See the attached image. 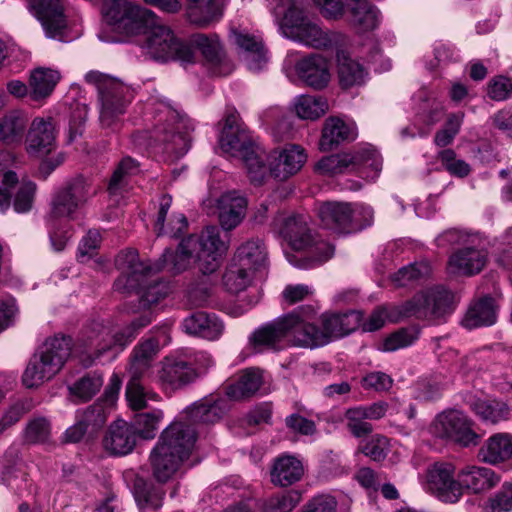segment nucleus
I'll list each match as a JSON object with an SVG mask.
<instances>
[{
    "mask_svg": "<svg viewBox=\"0 0 512 512\" xmlns=\"http://www.w3.org/2000/svg\"><path fill=\"white\" fill-rule=\"evenodd\" d=\"M198 431L192 418L175 419L161 433L150 454L154 478L169 481L197 449Z\"/></svg>",
    "mask_w": 512,
    "mask_h": 512,
    "instance_id": "f257e3e1",
    "label": "nucleus"
},
{
    "mask_svg": "<svg viewBox=\"0 0 512 512\" xmlns=\"http://www.w3.org/2000/svg\"><path fill=\"white\" fill-rule=\"evenodd\" d=\"M115 266L120 275L114 282V289L121 293L135 291L145 309L157 304L170 292L166 282L152 278L158 271L152 264L141 261L134 249L120 251L115 258Z\"/></svg>",
    "mask_w": 512,
    "mask_h": 512,
    "instance_id": "f03ea898",
    "label": "nucleus"
},
{
    "mask_svg": "<svg viewBox=\"0 0 512 512\" xmlns=\"http://www.w3.org/2000/svg\"><path fill=\"white\" fill-rule=\"evenodd\" d=\"M269 6L277 19L283 15L280 27L288 38L324 50L337 49L343 43L341 34L323 30L297 0H269Z\"/></svg>",
    "mask_w": 512,
    "mask_h": 512,
    "instance_id": "7ed1b4c3",
    "label": "nucleus"
},
{
    "mask_svg": "<svg viewBox=\"0 0 512 512\" xmlns=\"http://www.w3.org/2000/svg\"><path fill=\"white\" fill-rule=\"evenodd\" d=\"M262 384L263 377L259 369H245L226 385L225 396L210 395L204 397L188 406L185 413L187 416H221L231 410V401H240L252 397Z\"/></svg>",
    "mask_w": 512,
    "mask_h": 512,
    "instance_id": "20e7f679",
    "label": "nucleus"
},
{
    "mask_svg": "<svg viewBox=\"0 0 512 512\" xmlns=\"http://www.w3.org/2000/svg\"><path fill=\"white\" fill-rule=\"evenodd\" d=\"M72 347L70 336L57 334L47 338L31 357L22 377L23 384L33 388L53 378L70 357Z\"/></svg>",
    "mask_w": 512,
    "mask_h": 512,
    "instance_id": "39448f33",
    "label": "nucleus"
},
{
    "mask_svg": "<svg viewBox=\"0 0 512 512\" xmlns=\"http://www.w3.org/2000/svg\"><path fill=\"white\" fill-rule=\"evenodd\" d=\"M84 79L98 91L101 125L115 129L120 115L125 113L134 97L133 90L118 79L97 70L86 73Z\"/></svg>",
    "mask_w": 512,
    "mask_h": 512,
    "instance_id": "423d86ee",
    "label": "nucleus"
},
{
    "mask_svg": "<svg viewBox=\"0 0 512 512\" xmlns=\"http://www.w3.org/2000/svg\"><path fill=\"white\" fill-rule=\"evenodd\" d=\"M281 233L295 251L305 250V255L298 261L287 256L290 263L300 268H310L329 260L334 254V247L326 241H313L307 226V218L293 215L285 219Z\"/></svg>",
    "mask_w": 512,
    "mask_h": 512,
    "instance_id": "0eeeda50",
    "label": "nucleus"
},
{
    "mask_svg": "<svg viewBox=\"0 0 512 512\" xmlns=\"http://www.w3.org/2000/svg\"><path fill=\"white\" fill-rule=\"evenodd\" d=\"M145 28L141 47L152 59L159 61L177 60L182 63H193L195 53L179 39L173 30L162 24H156V17Z\"/></svg>",
    "mask_w": 512,
    "mask_h": 512,
    "instance_id": "6e6552de",
    "label": "nucleus"
},
{
    "mask_svg": "<svg viewBox=\"0 0 512 512\" xmlns=\"http://www.w3.org/2000/svg\"><path fill=\"white\" fill-rule=\"evenodd\" d=\"M456 306L455 295L448 289L437 286L416 294L412 299L393 308L396 314L389 315L393 321L400 318L440 319L451 314Z\"/></svg>",
    "mask_w": 512,
    "mask_h": 512,
    "instance_id": "1a4fd4ad",
    "label": "nucleus"
},
{
    "mask_svg": "<svg viewBox=\"0 0 512 512\" xmlns=\"http://www.w3.org/2000/svg\"><path fill=\"white\" fill-rule=\"evenodd\" d=\"M135 337V330L129 325L121 330L113 331L103 322L93 321L84 328L78 340L79 346L87 354V357L83 359L84 365L91 366L95 360L110 350L116 348L122 350Z\"/></svg>",
    "mask_w": 512,
    "mask_h": 512,
    "instance_id": "9d476101",
    "label": "nucleus"
},
{
    "mask_svg": "<svg viewBox=\"0 0 512 512\" xmlns=\"http://www.w3.org/2000/svg\"><path fill=\"white\" fill-rule=\"evenodd\" d=\"M156 123L151 131V139L162 145L169 154L181 156L188 150V137L183 129L184 119L168 104L160 103L155 109Z\"/></svg>",
    "mask_w": 512,
    "mask_h": 512,
    "instance_id": "9b49d317",
    "label": "nucleus"
},
{
    "mask_svg": "<svg viewBox=\"0 0 512 512\" xmlns=\"http://www.w3.org/2000/svg\"><path fill=\"white\" fill-rule=\"evenodd\" d=\"M316 315L315 308L308 305L282 316L287 345L302 348L325 345V337L315 324Z\"/></svg>",
    "mask_w": 512,
    "mask_h": 512,
    "instance_id": "f8f14e48",
    "label": "nucleus"
},
{
    "mask_svg": "<svg viewBox=\"0 0 512 512\" xmlns=\"http://www.w3.org/2000/svg\"><path fill=\"white\" fill-rule=\"evenodd\" d=\"M369 208L353 207L349 203L324 202L318 208L323 225L341 233H352L369 225L372 219Z\"/></svg>",
    "mask_w": 512,
    "mask_h": 512,
    "instance_id": "ddd939ff",
    "label": "nucleus"
},
{
    "mask_svg": "<svg viewBox=\"0 0 512 512\" xmlns=\"http://www.w3.org/2000/svg\"><path fill=\"white\" fill-rule=\"evenodd\" d=\"M220 234L219 228L208 226L201 234L189 236L196 242L193 246L198 267L205 276L214 273L220 267L221 260L228 250V243L221 239Z\"/></svg>",
    "mask_w": 512,
    "mask_h": 512,
    "instance_id": "4468645a",
    "label": "nucleus"
},
{
    "mask_svg": "<svg viewBox=\"0 0 512 512\" xmlns=\"http://www.w3.org/2000/svg\"><path fill=\"white\" fill-rule=\"evenodd\" d=\"M94 194L91 181L82 175L67 181L54 195L50 216L53 218L72 217Z\"/></svg>",
    "mask_w": 512,
    "mask_h": 512,
    "instance_id": "2eb2a0df",
    "label": "nucleus"
},
{
    "mask_svg": "<svg viewBox=\"0 0 512 512\" xmlns=\"http://www.w3.org/2000/svg\"><path fill=\"white\" fill-rule=\"evenodd\" d=\"M427 491L443 502L456 503L463 495L459 479H455V466L448 462H435L425 472Z\"/></svg>",
    "mask_w": 512,
    "mask_h": 512,
    "instance_id": "dca6fc26",
    "label": "nucleus"
},
{
    "mask_svg": "<svg viewBox=\"0 0 512 512\" xmlns=\"http://www.w3.org/2000/svg\"><path fill=\"white\" fill-rule=\"evenodd\" d=\"M105 16L110 23L123 26L131 32L142 29L156 17L153 11L129 0H107Z\"/></svg>",
    "mask_w": 512,
    "mask_h": 512,
    "instance_id": "f3484780",
    "label": "nucleus"
},
{
    "mask_svg": "<svg viewBox=\"0 0 512 512\" xmlns=\"http://www.w3.org/2000/svg\"><path fill=\"white\" fill-rule=\"evenodd\" d=\"M219 145L223 152L241 159L257 147L249 130L240 122L236 111L226 115L219 136Z\"/></svg>",
    "mask_w": 512,
    "mask_h": 512,
    "instance_id": "a211bd4d",
    "label": "nucleus"
},
{
    "mask_svg": "<svg viewBox=\"0 0 512 512\" xmlns=\"http://www.w3.org/2000/svg\"><path fill=\"white\" fill-rule=\"evenodd\" d=\"M429 430L435 437L452 441L462 447L476 446L482 438V434L476 431L469 418H436Z\"/></svg>",
    "mask_w": 512,
    "mask_h": 512,
    "instance_id": "6ab92c4d",
    "label": "nucleus"
},
{
    "mask_svg": "<svg viewBox=\"0 0 512 512\" xmlns=\"http://www.w3.org/2000/svg\"><path fill=\"white\" fill-rule=\"evenodd\" d=\"M191 50H197L202 57L213 67L214 73L219 76L228 75L233 70V65L226 59L223 46L217 34L196 33L191 35L186 42Z\"/></svg>",
    "mask_w": 512,
    "mask_h": 512,
    "instance_id": "aec40b11",
    "label": "nucleus"
},
{
    "mask_svg": "<svg viewBox=\"0 0 512 512\" xmlns=\"http://www.w3.org/2000/svg\"><path fill=\"white\" fill-rule=\"evenodd\" d=\"M28 8L41 22L48 37L62 39L67 26L63 0H29Z\"/></svg>",
    "mask_w": 512,
    "mask_h": 512,
    "instance_id": "412c9836",
    "label": "nucleus"
},
{
    "mask_svg": "<svg viewBox=\"0 0 512 512\" xmlns=\"http://www.w3.org/2000/svg\"><path fill=\"white\" fill-rule=\"evenodd\" d=\"M56 148V131L51 118L37 117L26 135V151L34 157H43Z\"/></svg>",
    "mask_w": 512,
    "mask_h": 512,
    "instance_id": "4be33fe9",
    "label": "nucleus"
},
{
    "mask_svg": "<svg viewBox=\"0 0 512 512\" xmlns=\"http://www.w3.org/2000/svg\"><path fill=\"white\" fill-rule=\"evenodd\" d=\"M488 253L483 248L465 246L453 252L448 260L449 273L471 277L479 274L485 267Z\"/></svg>",
    "mask_w": 512,
    "mask_h": 512,
    "instance_id": "5701e85b",
    "label": "nucleus"
},
{
    "mask_svg": "<svg viewBox=\"0 0 512 512\" xmlns=\"http://www.w3.org/2000/svg\"><path fill=\"white\" fill-rule=\"evenodd\" d=\"M307 161L305 149L297 144L286 145L270 162L271 176L279 181H285L297 174Z\"/></svg>",
    "mask_w": 512,
    "mask_h": 512,
    "instance_id": "b1692460",
    "label": "nucleus"
},
{
    "mask_svg": "<svg viewBox=\"0 0 512 512\" xmlns=\"http://www.w3.org/2000/svg\"><path fill=\"white\" fill-rule=\"evenodd\" d=\"M301 500L297 490H289L272 495L263 505L256 501H244L226 509L224 512H291Z\"/></svg>",
    "mask_w": 512,
    "mask_h": 512,
    "instance_id": "393cba45",
    "label": "nucleus"
},
{
    "mask_svg": "<svg viewBox=\"0 0 512 512\" xmlns=\"http://www.w3.org/2000/svg\"><path fill=\"white\" fill-rule=\"evenodd\" d=\"M295 69L299 79L316 90L325 88L331 78L328 61L319 54L302 58Z\"/></svg>",
    "mask_w": 512,
    "mask_h": 512,
    "instance_id": "a878e982",
    "label": "nucleus"
},
{
    "mask_svg": "<svg viewBox=\"0 0 512 512\" xmlns=\"http://www.w3.org/2000/svg\"><path fill=\"white\" fill-rule=\"evenodd\" d=\"M102 443L111 455L129 454L136 446L131 424L123 418H117L109 425Z\"/></svg>",
    "mask_w": 512,
    "mask_h": 512,
    "instance_id": "bb28decb",
    "label": "nucleus"
},
{
    "mask_svg": "<svg viewBox=\"0 0 512 512\" xmlns=\"http://www.w3.org/2000/svg\"><path fill=\"white\" fill-rule=\"evenodd\" d=\"M461 492L466 489L469 493L480 494L494 488L500 482V476L491 468L477 465H467L458 472Z\"/></svg>",
    "mask_w": 512,
    "mask_h": 512,
    "instance_id": "cd10ccee",
    "label": "nucleus"
},
{
    "mask_svg": "<svg viewBox=\"0 0 512 512\" xmlns=\"http://www.w3.org/2000/svg\"><path fill=\"white\" fill-rule=\"evenodd\" d=\"M196 242L187 237L175 250L166 249L160 260L152 265L155 271L167 270L171 273H181L187 270L193 262H197L194 246Z\"/></svg>",
    "mask_w": 512,
    "mask_h": 512,
    "instance_id": "c85d7f7f",
    "label": "nucleus"
},
{
    "mask_svg": "<svg viewBox=\"0 0 512 512\" xmlns=\"http://www.w3.org/2000/svg\"><path fill=\"white\" fill-rule=\"evenodd\" d=\"M183 331L189 335L214 341L224 332V324L213 313L197 311L187 316L182 322Z\"/></svg>",
    "mask_w": 512,
    "mask_h": 512,
    "instance_id": "c756f323",
    "label": "nucleus"
},
{
    "mask_svg": "<svg viewBox=\"0 0 512 512\" xmlns=\"http://www.w3.org/2000/svg\"><path fill=\"white\" fill-rule=\"evenodd\" d=\"M304 473L305 469L301 460L293 455L283 453L274 459L270 470V479L275 486L288 487L299 482Z\"/></svg>",
    "mask_w": 512,
    "mask_h": 512,
    "instance_id": "7c9ffc66",
    "label": "nucleus"
},
{
    "mask_svg": "<svg viewBox=\"0 0 512 512\" xmlns=\"http://www.w3.org/2000/svg\"><path fill=\"white\" fill-rule=\"evenodd\" d=\"M233 262L256 275L263 276L267 267V251L259 239H251L241 244L234 255Z\"/></svg>",
    "mask_w": 512,
    "mask_h": 512,
    "instance_id": "2f4dec72",
    "label": "nucleus"
},
{
    "mask_svg": "<svg viewBox=\"0 0 512 512\" xmlns=\"http://www.w3.org/2000/svg\"><path fill=\"white\" fill-rule=\"evenodd\" d=\"M349 23L358 32H368L380 24L379 9L369 0H346Z\"/></svg>",
    "mask_w": 512,
    "mask_h": 512,
    "instance_id": "473e14b6",
    "label": "nucleus"
},
{
    "mask_svg": "<svg viewBox=\"0 0 512 512\" xmlns=\"http://www.w3.org/2000/svg\"><path fill=\"white\" fill-rule=\"evenodd\" d=\"M219 221L221 227L230 231L243 220L247 209V200L236 191L224 193L218 200Z\"/></svg>",
    "mask_w": 512,
    "mask_h": 512,
    "instance_id": "72a5a7b5",
    "label": "nucleus"
},
{
    "mask_svg": "<svg viewBox=\"0 0 512 512\" xmlns=\"http://www.w3.org/2000/svg\"><path fill=\"white\" fill-rule=\"evenodd\" d=\"M249 339L250 343L258 351L265 349H282L287 345L283 317H279L259 327L252 333Z\"/></svg>",
    "mask_w": 512,
    "mask_h": 512,
    "instance_id": "f704fd0d",
    "label": "nucleus"
},
{
    "mask_svg": "<svg viewBox=\"0 0 512 512\" xmlns=\"http://www.w3.org/2000/svg\"><path fill=\"white\" fill-rule=\"evenodd\" d=\"M480 459L491 465L512 461V435L496 433L479 450Z\"/></svg>",
    "mask_w": 512,
    "mask_h": 512,
    "instance_id": "c9c22d12",
    "label": "nucleus"
},
{
    "mask_svg": "<svg viewBox=\"0 0 512 512\" xmlns=\"http://www.w3.org/2000/svg\"><path fill=\"white\" fill-rule=\"evenodd\" d=\"M29 118L21 110H11L0 118V142L5 145L20 144L28 127Z\"/></svg>",
    "mask_w": 512,
    "mask_h": 512,
    "instance_id": "e433bc0d",
    "label": "nucleus"
},
{
    "mask_svg": "<svg viewBox=\"0 0 512 512\" xmlns=\"http://www.w3.org/2000/svg\"><path fill=\"white\" fill-rule=\"evenodd\" d=\"M354 138V129L350 125L338 117H329L325 120L322 129L319 148L322 151H330L339 144Z\"/></svg>",
    "mask_w": 512,
    "mask_h": 512,
    "instance_id": "4c0bfd02",
    "label": "nucleus"
},
{
    "mask_svg": "<svg viewBox=\"0 0 512 512\" xmlns=\"http://www.w3.org/2000/svg\"><path fill=\"white\" fill-rule=\"evenodd\" d=\"M196 377L195 369L184 360L166 358L163 362L160 379L174 389L191 383Z\"/></svg>",
    "mask_w": 512,
    "mask_h": 512,
    "instance_id": "58836bf2",
    "label": "nucleus"
},
{
    "mask_svg": "<svg viewBox=\"0 0 512 512\" xmlns=\"http://www.w3.org/2000/svg\"><path fill=\"white\" fill-rule=\"evenodd\" d=\"M226 2L227 0L193 1V3L188 4L187 18L192 24L205 27L222 15Z\"/></svg>",
    "mask_w": 512,
    "mask_h": 512,
    "instance_id": "ea45409f",
    "label": "nucleus"
},
{
    "mask_svg": "<svg viewBox=\"0 0 512 512\" xmlns=\"http://www.w3.org/2000/svg\"><path fill=\"white\" fill-rule=\"evenodd\" d=\"M496 322V307L491 297H483L470 305L462 321L468 329L490 326Z\"/></svg>",
    "mask_w": 512,
    "mask_h": 512,
    "instance_id": "a19ab883",
    "label": "nucleus"
},
{
    "mask_svg": "<svg viewBox=\"0 0 512 512\" xmlns=\"http://www.w3.org/2000/svg\"><path fill=\"white\" fill-rule=\"evenodd\" d=\"M59 75L52 69L38 68L31 73L29 86L30 98L33 101L46 99L53 92Z\"/></svg>",
    "mask_w": 512,
    "mask_h": 512,
    "instance_id": "79ce46f5",
    "label": "nucleus"
},
{
    "mask_svg": "<svg viewBox=\"0 0 512 512\" xmlns=\"http://www.w3.org/2000/svg\"><path fill=\"white\" fill-rule=\"evenodd\" d=\"M235 43L246 55L250 70H260L266 63V51L261 40L246 33H235Z\"/></svg>",
    "mask_w": 512,
    "mask_h": 512,
    "instance_id": "37998d69",
    "label": "nucleus"
},
{
    "mask_svg": "<svg viewBox=\"0 0 512 512\" xmlns=\"http://www.w3.org/2000/svg\"><path fill=\"white\" fill-rule=\"evenodd\" d=\"M337 61L339 83L342 88L347 89L364 82L366 72L361 64L339 51H337Z\"/></svg>",
    "mask_w": 512,
    "mask_h": 512,
    "instance_id": "c03bdc74",
    "label": "nucleus"
},
{
    "mask_svg": "<svg viewBox=\"0 0 512 512\" xmlns=\"http://www.w3.org/2000/svg\"><path fill=\"white\" fill-rule=\"evenodd\" d=\"M297 116L303 120H316L328 111V102L321 96L301 95L294 101Z\"/></svg>",
    "mask_w": 512,
    "mask_h": 512,
    "instance_id": "a18cd8bd",
    "label": "nucleus"
},
{
    "mask_svg": "<svg viewBox=\"0 0 512 512\" xmlns=\"http://www.w3.org/2000/svg\"><path fill=\"white\" fill-rule=\"evenodd\" d=\"M139 377L140 375L133 374L126 386V400L134 411L151 408L149 402L157 401L159 397L155 392L146 391L139 383Z\"/></svg>",
    "mask_w": 512,
    "mask_h": 512,
    "instance_id": "49530a36",
    "label": "nucleus"
},
{
    "mask_svg": "<svg viewBox=\"0 0 512 512\" xmlns=\"http://www.w3.org/2000/svg\"><path fill=\"white\" fill-rule=\"evenodd\" d=\"M120 387L121 380L117 375H113L104 395L89 407L91 416L100 417L113 413L116 409Z\"/></svg>",
    "mask_w": 512,
    "mask_h": 512,
    "instance_id": "de8ad7c7",
    "label": "nucleus"
},
{
    "mask_svg": "<svg viewBox=\"0 0 512 512\" xmlns=\"http://www.w3.org/2000/svg\"><path fill=\"white\" fill-rule=\"evenodd\" d=\"M316 169L325 175H336L355 170L354 152L333 154L323 157Z\"/></svg>",
    "mask_w": 512,
    "mask_h": 512,
    "instance_id": "09e8293b",
    "label": "nucleus"
},
{
    "mask_svg": "<svg viewBox=\"0 0 512 512\" xmlns=\"http://www.w3.org/2000/svg\"><path fill=\"white\" fill-rule=\"evenodd\" d=\"M158 341L154 338L140 342L133 350L130 370L132 374L141 375L150 366V361L157 354Z\"/></svg>",
    "mask_w": 512,
    "mask_h": 512,
    "instance_id": "8fccbe9b",
    "label": "nucleus"
},
{
    "mask_svg": "<svg viewBox=\"0 0 512 512\" xmlns=\"http://www.w3.org/2000/svg\"><path fill=\"white\" fill-rule=\"evenodd\" d=\"M255 277H257L256 274L233 262L231 267L225 272L223 281L228 291L239 293L245 290Z\"/></svg>",
    "mask_w": 512,
    "mask_h": 512,
    "instance_id": "3c124183",
    "label": "nucleus"
},
{
    "mask_svg": "<svg viewBox=\"0 0 512 512\" xmlns=\"http://www.w3.org/2000/svg\"><path fill=\"white\" fill-rule=\"evenodd\" d=\"M430 274V266L427 263H414L402 267L391 277L396 287H406L412 285Z\"/></svg>",
    "mask_w": 512,
    "mask_h": 512,
    "instance_id": "603ef678",
    "label": "nucleus"
},
{
    "mask_svg": "<svg viewBox=\"0 0 512 512\" xmlns=\"http://www.w3.org/2000/svg\"><path fill=\"white\" fill-rule=\"evenodd\" d=\"M103 385L101 375L93 373L87 374L69 387L70 394L79 401L85 402L90 400Z\"/></svg>",
    "mask_w": 512,
    "mask_h": 512,
    "instance_id": "864d4df0",
    "label": "nucleus"
},
{
    "mask_svg": "<svg viewBox=\"0 0 512 512\" xmlns=\"http://www.w3.org/2000/svg\"><path fill=\"white\" fill-rule=\"evenodd\" d=\"M137 166L131 157H125L119 162L108 184L110 194H117L126 185L127 177L137 171Z\"/></svg>",
    "mask_w": 512,
    "mask_h": 512,
    "instance_id": "5fc2aeb1",
    "label": "nucleus"
},
{
    "mask_svg": "<svg viewBox=\"0 0 512 512\" xmlns=\"http://www.w3.org/2000/svg\"><path fill=\"white\" fill-rule=\"evenodd\" d=\"M419 335L416 327H406L390 334L383 342V351L392 352L412 345Z\"/></svg>",
    "mask_w": 512,
    "mask_h": 512,
    "instance_id": "6e6d98bb",
    "label": "nucleus"
},
{
    "mask_svg": "<svg viewBox=\"0 0 512 512\" xmlns=\"http://www.w3.org/2000/svg\"><path fill=\"white\" fill-rule=\"evenodd\" d=\"M468 404L478 416H500L508 413L507 405L495 399L470 397Z\"/></svg>",
    "mask_w": 512,
    "mask_h": 512,
    "instance_id": "4d7b16f0",
    "label": "nucleus"
},
{
    "mask_svg": "<svg viewBox=\"0 0 512 512\" xmlns=\"http://www.w3.org/2000/svg\"><path fill=\"white\" fill-rule=\"evenodd\" d=\"M248 176L254 184H261L266 176V166L264 163V156L258 147L254 148L250 153L242 158Z\"/></svg>",
    "mask_w": 512,
    "mask_h": 512,
    "instance_id": "13d9d810",
    "label": "nucleus"
},
{
    "mask_svg": "<svg viewBox=\"0 0 512 512\" xmlns=\"http://www.w3.org/2000/svg\"><path fill=\"white\" fill-rule=\"evenodd\" d=\"M355 170L364 174L365 170H371L377 174L382 168V159L378 152L371 148H363L354 151Z\"/></svg>",
    "mask_w": 512,
    "mask_h": 512,
    "instance_id": "bf43d9fd",
    "label": "nucleus"
},
{
    "mask_svg": "<svg viewBox=\"0 0 512 512\" xmlns=\"http://www.w3.org/2000/svg\"><path fill=\"white\" fill-rule=\"evenodd\" d=\"M487 96L494 101H505L512 97V79L498 75L487 84Z\"/></svg>",
    "mask_w": 512,
    "mask_h": 512,
    "instance_id": "052dcab7",
    "label": "nucleus"
},
{
    "mask_svg": "<svg viewBox=\"0 0 512 512\" xmlns=\"http://www.w3.org/2000/svg\"><path fill=\"white\" fill-rule=\"evenodd\" d=\"M398 405L395 401L384 402L380 401L374 403L369 407H360L356 409H350L347 411V416H384L385 414L394 415L399 414Z\"/></svg>",
    "mask_w": 512,
    "mask_h": 512,
    "instance_id": "680f3d73",
    "label": "nucleus"
},
{
    "mask_svg": "<svg viewBox=\"0 0 512 512\" xmlns=\"http://www.w3.org/2000/svg\"><path fill=\"white\" fill-rule=\"evenodd\" d=\"M159 420L160 418H132L129 424L132 426L135 440L154 439L159 430Z\"/></svg>",
    "mask_w": 512,
    "mask_h": 512,
    "instance_id": "e2e57ef3",
    "label": "nucleus"
},
{
    "mask_svg": "<svg viewBox=\"0 0 512 512\" xmlns=\"http://www.w3.org/2000/svg\"><path fill=\"white\" fill-rule=\"evenodd\" d=\"M439 159L443 167L457 177H465L470 173V166L464 160L458 159L452 149H446L439 153Z\"/></svg>",
    "mask_w": 512,
    "mask_h": 512,
    "instance_id": "0e129e2a",
    "label": "nucleus"
},
{
    "mask_svg": "<svg viewBox=\"0 0 512 512\" xmlns=\"http://www.w3.org/2000/svg\"><path fill=\"white\" fill-rule=\"evenodd\" d=\"M50 434V426L46 418H33L26 427L24 439L27 443H44Z\"/></svg>",
    "mask_w": 512,
    "mask_h": 512,
    "instance_id": "69168bd1",
    "label": "nucleus"
},
{
    "mask_svg": "<svg viewBox=\"0 0 512 512\" xmlns=\"http://www.w3.org/2000/svg\"><path fill=\"white\" fill-rule=\"evenodd\" d=\"M36 191L35 183L23 182L14 198L13 208L17 213H26L31 210Z\"/></svg>",
    "mask_w": 512,
    "mask_h": 512,
    "instance_id": "338daca9",
    "label": "nucleus"
},
{
    "mask_svg": "<svg viewBox=\"0 0 512 512\" xmlns=\"http://www.w3.org/2000/svg\"><path fill=\"white\" fill-rule=\"evenodd\" d=\"M492 512H508L512 510V483H503L501 489L488 500Z\"/></svg>",
    "mask_w": 512,
    "mask_h": 512,
    "instance_id": "774afa93",
    "label": "nucleus"
}]
</instances>
